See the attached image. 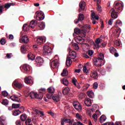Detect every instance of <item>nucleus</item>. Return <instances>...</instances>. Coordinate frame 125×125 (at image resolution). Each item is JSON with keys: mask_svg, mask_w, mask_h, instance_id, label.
Segmentation results:
<instances>
[{"mask_svg": "<svg viewBox=\"0 0 125 125\" xmlns=\"http://www.w3.org/2000/svg\"><path fill=\"white\" fill-rule=\"evenodd\" d=\"M115 9L119 11V12H122L123 8H124V5L121 3H117L114 6Z\"/></svg>", "mask_w": 125, "mask_h": 125, "instance_id": "423d86ee", "label": "nucleus"}, {"mask_svg": "<svg viewBox=\"0 0 125 125\" xmlns=\"http://www.w3.org/2000/svg\"><path fill=\"white\" fill-rule=\"evenodd\" d=\"M39 27L40 28L41 30H43V29L45 28V24L44 22H41V24L39 25Z\"/></svg>", "mask_w": 125, "mask_h": 125, "instance_id": "79ce46f5", "label": "nucleus"}, {"mask_svg": "<svg viewBox=\"0 0 125 125\" xmlns=\"http://www.w3.org/2000/svg\"><path fill=\"white\" fill-rule=\"evenodd\" d=\"M62 121H63V123H67V124H72V121L69 119H62Z\"/></svg>", "mask_w": 125, "mask_h": 125, "instance_id": "a19ab883", "label": "nucleus"}, {"mask_svg": "<svg viewBox=\"0 0 125 125\" xmlns=\"http://www.w3.org/2000/svg\"><path fill=\"white\" fill-rule=\"evenodd\" d=\"M4 9V6L1 5L0 4V13H1L2 12V10Z\"/></svg>", "mask_w": 125, "mask_h": 125, "instance_id": "e2e57ef3", "label": "nucleus"}, {"mask_svg": "<svg viewBox=\"0 0 125 125\" xmlns=\"http://www.w3.org/2000/svg\"><path fill=\"white\" fill-rule=\"evenodd\" d=\"M31 122V119H27L25 121V124L26 125H30Z\"/></svg>", "mask_w": 125, "mask_h": 125, "instance_id": "4d7b16f0", "label": "nucleus"}, {"mask_svg": "<svg viewBox=\"0 0 125 125\" xmlns=\"http://www.w3.org/2000/svg\"><path fill=\"white\" fill-rule=\"evenodd\" d=\"M27 57L29 60H35L36 57L35 56V55L32 54L31 53H29L27 55Z\"/></svg>", "mask_w": 125, "mask_h": 125, "instance_id": "393cba45", "label": "nucleus"}, {"mask_svg": "<svg viewBox=\"0 0 125 125\" xmlns=\"http://www.w3.org/2000/svg\"><path fill=\"white\" fill-rule=\"evenodd\" d=\"M16 125H21V121L20 120H18L16 122Z\"/></svg>", "mask_w": 125, "mask_h": 125, "instance_id": "774afa93", "label": "nucleus"}, {"mask_svg": "<svg viewBox=\"0 0 125 125\" xmlns=\"http://www.w3.org/2000/svg\"><path fill=\"white\" fill-rule=\"evenodd\" d=\"M61 75L63 77H66V76H68V71L66 69H63L62 72L61 74Z\"/></svg>", "mask_w": 125, "mask_h": 125, "instance_id": "58836bf2", "label": "nucleus"}, {"mask_svg": "<svg viewBox=\"0 0 125 125\" xmlns=\"http://www.w3.org/2000/svg\"><path fill=\"white\" fill-rule=\"evenodd\" d=\"M106 116L105 115H102L100 118V122L101 124H102L103 122H105L106 120Z\"/></svg>", "mask_w": 125, "mask_h": 125, "instance_id": "c756f323", "label": "nucleus"}, {"mask_svg": "<svg viewBox=\"0 0 125 125\" xmlns=\"http://www.w3.org/2000/svg\"><path fill=\"white\" fill-rule=\"evenodd\" d=\"M22 69L26 72H28V71L31 70V67H30V65L25 64L22 65Z\"/></svg>", "mask_w": 125, "mask_h": 125, "instance_id": "aec40b11", "label": "nucleus"}, {"mask_svg": "<svg viewBox=\"0 0 125 125\" xmlns=\"http://www.w3.org/2000/svg\"><path fill=\"white\" fill-rule=\"evenodd\" d=\"M4 7V8H7V9H8V8H9V7H10V3H7L5 4Z\"/></svg>", "mask_w": 125, "mask_h": 125, "instance_id": "603ef678", "label": "nucleus"}, {"mask_svg": "<svg viewBox=\"0 0 125 125\" xmlns=\"http://www.w3.org/2000/svg\"><path fill=\"white\" fill-rule=\"evenodd\" d=\"M30 28H31V27H30V25H28L27 24L25 23L23 24L22 26V30L25 31V32H28Z\"/></svg>", "mask_w": 125, "mask_h": 125, "instance_id": "5701e85b", "label": "nucleus"}, {"mask_svg": "<svg viewBox=\"0 0 125 125\" xmlns=\"http://www.w3.org/2000/svg\"><path fill=\"white\" fill-rule=\"evenodd\" d=\"M12 56V53H7L6 54V57L7 58V59H10Z\"/></svg>", "mask_w": 125, "mask_h": 125, "instance_id": "8fccbe9b", "label": "nucleus"}, {"mask_svg": "<svg viewBox=\"0 0 125 125\" xmlns=\"http://www.w3.org/2000/svg\"><path fill=\"white\" fill-rule=\"evenodd\" d=\"M92 112H94V111H95V109H96V107H97V105L96 104H94L92 105Z\"/></svg>", "mask_w": 125, "mask_h": 125, "instance_id": "13d9d810", "label": "nucleus"}, {"mask_svg": "<svg viewBox=\"0 0 125 125\" xmlns=\"http://www.w3.org/2000/svg\"><path fill=\"white\" fill-rule=\"evenodd\" d=\"M36 26H37V21L35 20L32 21L29 24V27H30L31 29H34Z\"/></svg>", "mask_w": 125, "mask_h": 125, "instance_id": "6ab92c4d", "label": "nucleus"}, {"mask_svg": "<svg viewBox=\"0 0 125 125\" xmlns=\"http://www.w3.org/2000/svg\"><path fill=\"white\" fill-rule=\"evenodd\" d=\"M115 33L116 35H120V28H116Z\"/></svg>", "mask_w": 125, "mask_h": 125, "instance_id": "bf43d9fd", "label": "nucleus"}, {"mask_svg": "<svg viewBox=\"0 0 125 125\" xmlns=\"http://www.w3.org/2000/svg\"><path fill=\"white\" fill-rule=\"evenodd\" d=\"M67 50L69 52V55L71 57L72 59H75L77 57V53L75 51H71L70 47H68Z\"/></svg>", "mask_w": 125, "mask_h": 125, "instance_id": "20e7f679", "label": "nucleus"}, {"mask_svg": "<svg viewBox=\"0 0 125 125\" xmlns=\"http://www.w3.org/2000/svg\"><path fill=\"white\" fill-rule=\"evenodd\" d=\"M29 42V38H28V36H24L20 38V42H23V43H28Z\"/></svg>", "mask_w": 125, "mask_h": 125, "instance_id": "9b49d317", "label": "nucleus"}, {"mask_svg": "<svg viewBox=\"0 0 125 125\" xmlns=\"http://www.w3.org/2000/svg\"><path fill=\"white\" fill-rule=\"evenodd\" d=\"M74 107L75 109L77 110L78 111H82V105L80 104H74Z\"/></svg>", "mask_w": 125, "mask_h": 125, "instance_id": "412c9836", "label": "nucleus"}, {"mask_svg": "<svg viewBox=\"0 0 125 125\" xmlns=\"http://www.w3.org/2000/svg\"><path fill=\"white\" fill-rule=\"evenodd\" d=\"M35 111L37 113L41 114V116H40L41 118H42L43 119V118H44V114H43V111H41L38 110H36Z\"/></svg>", "mask_w": 125, "mask_h": 125, "instance_id": "e433bc0d", "label": "nucleus"}, {"mask_svg": "<svg viewBox=\"0 0 125 125\" xmlns=\"http://www.w3.org/2000/svg\"><path fill=\"white\" fill-rule=\"evenodd\" d=\"M2 95H3V96H4V97H5L7 95H8V93H7V92H6V91H4L2 92Z\"/></svg>", "mask_w": 125, "mask_h": 125, "instance_id": "5fc2aeb1", "label": "nucleus"}, {"mask_svg": "<svg viewBox=\"0 0 125 125\" xmlns=\"http://www.w3.org/2000/svg\"><path fill=\"white\" fill-rule=\"evenodd\" d=\"M2 104L6 106V105H8V101L6 99H4L2 102Z\"/></svg>", "mask_w": 125, "mask_h": 125, "instance_id": "c03bdc74", "label": "nucleus"}, {"mask_svg": "<svg viewBox=\"0 0 125 125\" xmlns=\"http://www.w3.org/2000/svg\"><path fill=\"white\" fill-rule=\"evenodd\" d=\"M96 77H98V73H97V71H94L90 73L91 78H96Z\"/></svg>", "mask_w": 125, "mask_h": 125, "instance_id": "b1692460", "label": "nucleus"}, {"mask_svg": "<svg viewBox=\"0 0 125 125\" xmlns=\"http://www.w3.org/2000/svg\"><path fill=\"white\" fill-rule=\"evenodd\" d=\"M69 92H70V88H69V87H65L62 90V93L63 94H64V95L68 94V93H69Z\"/></svg>", "mask_w": 125, "mask_h": 125, "instance_id": "2f4dec72", "label": "nucleus"}, {"mask_svg": "<svg viewBox=\"0 0 125 125\" xmlns=\"http://www.w3.org/2000/svg\"><path fill=\"white\" fill-rule=\"evenodd\" d=\"M87 94L89 98H93V95H94V93L92 91H88L87 92Z\"/></svg>", "mask_w": 125, "mask_h": 125, "instance_id": "7c9ffc66", "label": "nucleus"}, {"mask_svg": "<svg viewBox=\"0 0 125 125\" xmlns=\"http://www.w3.org/2000/svg\"><path fill=\"white\" fill-rule=\"evenodd\" d=\"M22 111L19 110V109H17L13 111V116H18L20 114H22Z\"/></svg>", "mask_w": 125, "mask_h": 125, "instance_id": "bb28decb", "label": "nucleus"}, {"mask_svg": "<svg viewBox=\"0 0 125 125\" xmlns=\"http://www.w3.org/2000/svg\"><path fill=\"white\" fill-rule=\"evenodd\" d=\"M92 118L94 119V121L95 123L97 122V114L96 113L92 115Z\"/></svg>", "mask_w": 125, "mask_h": 125, "instance_id": "a18cd8bd", "label": "nucleus"}, {"mask_svg": "<svg viewBox=\"0 0 125 125\" xmlns=\"http://www.w3.org/2000/svg\"><path fill=\"white\" fill-rule=\"evenodd\" d=\"M19 97H20V96H18L16 95H13L12 96L10 97V98L13 101H16L17 102H19V103H20V102H21V100H20V98H19Z\"/></svg>", "mask_w": 125, "mask_h": 125, "instance_id": "9d476101", "label": "nucleus"}, {"mask_svg": "<svg viewBox=\"0 0 125 125\" xmlns=\"http://www.w3.org/2000/svg\"><path fill=\"white\" fill-rule=\"evenodd\" d=\"M114 43L116 45H117V46H120V45H121V43H120V41L118 40H116Z\"/></svg>", "mask_w": 125, "mask_h": 125, "instance_id": "6e6d98bb", "label": "nucleus"}, {"mask_svg": "<svg viewBox=\"0 0 125 125\" xmlns=\"http://www.w3.org/2000/svg\"><path fill=\"white\" fill-rule=\"evenodd\" d=\"M100 42H101V40L100 38H97L95 41V42H93V44L96 48H100V45H99V43H100Z\"/></svg>", "mask_w": 125, "mask_h": 125, "instance_id": "ddd939ff", "label": "nucleus"}, {"mask_svg": "<svg viewBox=\"0 0 125 125\" xmlns=\"http://www.w3.org/2000/svg\"><path fill=\"white\" fill-rule=\"evenodd\" d=\"M26 45H24L21 46V50L22 53H25V51H26Z\"/></svg>", "mask_w": 125, "mask_h": 125, "instance_id": "ea45409f", "label": "nucleus"}, {"mask_svg": "<svg viewBox=\"0 0 125 125\" xmlns=\"http://www.w3.org/2000/svg\"><path fill=\"white\" fill-rule=\"evenodd\" d=\"M24 83H25L26 84L32 85V84H33V80L31 79V77H26L24 78Z\"/></svg>", "mask_w": 125, "mask_h": 125, "instance_id": "2eb2a0df", "label": "nucleus"}, {"mask_svg": "<svg viewBox=\"0 0 125 125\" xmlns=\"http://www.w3.org/2000/svg\"><path fill=\"white\" fill-rule=\"evenodd\" d=\"M43 53H45V54H48L49 53H51V48L49 47V46H44L43 47Z\"/></svg>", "mask_w": 125, "mask_h": 125, "instance_id": "1a4fd4ad", "label": "nucleus"}, {"mask_svg": "<svg viewBox=\"0 0 125 125\" xmlns=\"http://www.w3.org/2000/svg\"><path fill=\"white\" fill-rule=\"evenodd\" d=\"M21 105V104H12V107L14 109H18V108L20 107Z\"/></svg>", "mask_w": 125, "mask_h": 125, "instance_id": "c9c22d12", "label": "nucleus"}, {"mask_svg": "<svg viewBox=\"0 0 125 125\" xmlns=\"http://www.w3.org/2000/svg\"><path fill=\"white\" fill-rule=\"evenodd\" d=\"M46 97L47 98H48V99H51V98H52V97H53V94H52V93H49V94H47L46 95Z\"/></svg>", "mask_w": 125, "mask_h": 125, "instance_id": "49530a36", "label": "nucleus"}, {"mask_svg": "<svg viewBox=\"0 0 125 125\" xmlns=\"http://www.w3.org/2000/svg\"><path fill=\"white\" fill-rule=\"evenodd\" d=\"M122 25H123V22L122 21H121L120 20H118L114 25V27H115V28H119V27H120V26H122Z\"/></svg>", "mask_w": 125, "mask_h": 125, "instance_id": "4be33fe9", "label": "nucleus"}, {"mask_svg": "<svg viewBox=\"0 0 125 125\" xmlns=\"http://www.w3.org/2000/svg\"><path fill=\"white\" fill-rule=\"evenodd\" d=\"M110 12L111 18L113 19H117V18L118 17V12H116L115 9L112 8L110 10Z\"/></svg>", "mask_w": 125, "mask_h": 125, "instance_id": "6e6552de", "label": "nucleus"}, {"mask_svg": "<svg viewBox=\"0 0 125 125\" xmlns=\"http://www.w3.org/2000/svg\"><path fill=\"white\" fill-rule=\"evenodd\" d=\"M39 94L36 93V98L37 99H42V97H43V94L45 93L46 91V89L45 88H41L40 89Z\"/></svg>", "mask_w": 125, "mask_h": 125, "instance_id": "f03ea898", "label": "nucleus"}, {"mask_svg": "<svg viewBox=\"0 0 125 125\" xmlns=\"http://www.w3.org/2000/svg\"><path fill=\"white\" fill-rule=\"evenodd\" d=\"M57 64H58V62H57V60H55L52 61L50 63V66L53 69H55L56 67H57Z\"/></svg>", "mask_w": 125, "mask_h": 125, "instance_id": "dca6fc26", "label": "nucleus"}, {"mask_svg": "<svg viewBox=\"0 0 125 125\" xmlns=\"http://www.w3.org/2000/svg\"><path fill=\"white\" fill-rule=\"evenodd\" d=\"M36 42L38 44L40 45V44H42V42H43V39H42V37H39L37 39Z\"/></svg>", "mask_w": 125, "mask_h": 125, "instance_id": "cd10ccee", "label": "nucleus"}, {"mask_svg": "<svg viewBox=\"0 0 125 125\" xmlns=\"http://www.w3.org/2000/svg\"><path fill=\"white\" fill-rule=\"evenodd\" d=\"M97 58H99L100 59H101L102 60H103V59H104V55L103 53H100L99 57H98Z\"/></svg>", "mask_w": 125, "mask_h": 125, "instance_id": "09e8293b", "label": "nucleus"}, {"mask_svg": "<svg viewBox=\"0 0 125 125\" xmlns=\"http://www.w3.org/2000/svg\"><path fill=\"white\" fill-rule=\"evenodd\" d=\"M76 116V118L78 119H79L80 120L82 119V116H81V115H80L79 113H77Z\"/></svg>", "mask_w": 125, "mask_h": 125, "instance_id": "338daca9", "label": "nucleus"}, {"mask_svg": "<svg viewBox=\"0 0 125 125\" xmlns=\"http://www.w3.org/2000/svg\"><path fill=\"white\" fill-rule=\"evenodd\" d=\"M47 90H48V92H49V93H53L54 92V90H52L51 89V87H50L47 89Z\"/></svg>", "mask_w": 125, "mask_h": 125, "instance_id": "864d4df0", "label": "nucleus"}, {"mask_svg": "<svg viewBox=\"0 0 125 125\" xmlns=\"http://www.w3.org/2000/svg\"><path fill=\"white\" fill-rule=\"evenodd\" d=\"M87 27H89V25H86L82 26L80 29L81 31V34H83V36L85 37L86 35V31L87 30Z\"/></svg>", "mask_w": 125, "mask_h": 125, "instance_id": "4468645a", "label": "nucleus"}, {"mask_svg": "<svg viewBox=\"0 0 125 125\" xmlns=\"http://www.w3.org/2000/svg\"><path fill=\"white\" fill-rule=\"evenodd\" d=\"M12 86L21 89L23 87V84L17 80H15L12 83Z\"/></svg>", "mask_w": 125, "mask_h": 125, "instance_id": "7ed1b4c3", "label": "nucleus"}, {"mask_svg": "<svg viewBox=\"0 0 125 125\" xmlns=\"http://www.w3.org/2000/svg\"><path fill=\"white\" fill-rule=\"evenodd\" d=\"M36 17L37 18V20H39L40 21H42V20H43L44 19V14L42 13H41L40 12H36Z\"/></svg>", "mask_w": 125, "mask_h": 125, "instance_id": "39448f33", "label": "nucleus"}, {"mask_svg": "<svg viewBox=\"0 0 125 125\" xmlns=\"http://www.w3.org/2000/svg\"><path fill=\"white\" fill-rule=\"evenodd\" d=\"M53 100L55 101L56 102H58V101H60V97L58 95H54L52 97Z\"/></svg>", "mask_w": 125, "mask_h": 125, "instance_id": "c85d7f7f", "label": "nucleus"}, {"mask_svg": "<svg viewBox=\"0 0 125 125\" xmlns=\"http://www.w3.org/2000/svg\"><path fill=\"white\" fill-rule=\"evenodd\" d=\"M101 74L103 75H105L106 74V70L105 69H101Z\"/></svg>", "mask_w": 125, "mask_h": 125, "instance_id": "680f3d73", "label": "nucleus"}, {"mask_svg": "<svg viewBox=\"0 0 125 125\" xmlns=\"http://www.w3.org/2000/svg\"><path fill=\"white\" fill-rule=\"evenodd\" d=\"M93 87L94 89H97V88L98 87V83H97V82L93 83Z\"/></svg>", "mask_w": 125, "mask_h": 125, "instance_id": "de8ad7c7", "label": "nucleus"}, {"mask_svg": "<svg viewBox=\"0 0 125 125\" xmlns=\"http://www.w3.org/2000/svg\"><path fill=\"white\" fill-rule=\"evenodd\" d=\"M28 96H30L31 98H34V97H35L37 96V93H35L34 91H31V92H28L27 93Z\"/></svg>", "mask_w": 125, "mask_h": 125, "instance_id": "a878e982", "label": "nucleus"}, {"mask_svg": "<svg viewBox=\"0 0 125 125\" xmlns=\"http://www.w3.org/2000/svg\"><path fill=\"white\" fill-rule=\"evenodd\" d=\"M74 33L76 35H80V34H82V30L79 28H76L74 29Z\"/></svg>", "mask_w": 125, "mask_h": 125, "instance_id": "f704fd0d", "label": "nucleus"}, {"mask_svg": "<svg viewBox=\"0 0 125 125\" xmlns=\"http://www.w3.org/2000/svg\"><path fill=\"white\" fill-rule=\"evenodd\" d=\"M85 8V2H80L79 3V11L84 10Z\"/></svg>", "mask_w": 125, "mask_h": 125, "instance_id": "a211bd4d", "label": "nucleus"}, {"mask_svg": "<svg viewBox=\"0 0 125 125\" xmlns=\"http://www.w3.org/2000/svg\"><path fill=\"white\" fill-rule=\"evenodd\" d=\"M66 64L67 65V66L68 67H69V66H71L72 62H69L68 61H66Z\"/></svg>", "mask_w": 125, "mask_h": 125, "instance_id": "69168bd1", "label": "nucleus"}, {"mask_svg": "<svg viewBox=\"0 0 125 125\" xmlns=\"http://www.w3.org/2000/svg\"><path fill=\"white\" fill-rule=\"evenodd\" d=\"M102 125H114V123L107 122L103 124Z\"/></svg>", "mask_w": 125, "mask_h": 125, "instance_id": "0e129e2a", "label": "nucleus"}, {"mask_svg": "<svg viewBox=\"0 0 125 125\" xmlns=\"http://www.w3.org/2000/svg\"><path fill=\"white\" fill-rule=\"evenodd\" d=\"M109 51L110 53L114 54L117 51V49L114 48V47H110L109 48Z\"/></svg>", "mask_w": 125, "mask_h": 125, "instance_id": "4c0bfd02", "label": "nucleus"}, {"mask_svg": "<svg viewBox=\"0 0 125 125\" xmlns=\"http://www.w3.org/2000/svg\"><path fill=\"white\" fill-rule=\"evenodd\" d=\"M84 103L86 105V106H88L90 107V106H91L92 105V102H91V100L89 98H86L85 99Z\"/></svg>", "mask_w": 125, "mask_h": 125, "instance_id": "f3484780", "label": "nucleus"}, {"mask_svg": "<svg viewBox=\"0 0 125 125\" xmlns=\"http://www.w3.org/2000/svg\"><path fill=\"white\" fill-rule=\"evenodd\" d=\"M21 120L22 121V122H25L26 121V119H27V115L26 114H22L21 115Z\"/></svg>", "mask_w": 125, "mask_h": 125, "instance_id": "473e14b6", "label": "nucleus"}, {"mask_svg": "<svg viewBox=\"0 0 125 125\" xmlns=\"http://www.w3.org/2000/svg\"><path fill=\"white\" fill-rule=\"evenodd\" d=\"M88 55H89L90 56H91V55H93V51H92V50H89L88 51Z\"/></svg>", "mask_w": 125, "mask_h": 125, "instance_id": "052dcab7", "label": "nucleus"}, {"mask_svg": "<svg viewBox=\"0 0 125 125\" xmlns=\"http://www.w3.org/2000/svg\"><path fill=\"white\" fill-rule=\"evenodd\" d=\"M104 62L103 60L98 58H95L93 59L94 65L97 66V67H101Z\"/></svg>", "mask_w": 125, "mask_h": 125, "instance_id": "f257e3e1", "label": "nucleus"}, {"mask_svg": "<svg viewBox=\"0 0 125 125\" xmlns=\"http://www.w3.org/2000/svg\"><path fill=\"white\" fill-rule=\"evenodd\" d=\"M62 83L64 84V85H68V84H69V82H68L67 78H63Z\"/></svg>", "mask_w": 125, "mask_h": 125, "instance_id": "72a5a7b5", "label": "nucleus"}, {"mask_svg": "<svg viewBox=\"0 0 125 125\" xmlns=\"http://www.w3.org/2000/svg\"><path fill=\"white\" fill-rule=\"evenodd\" d=\"M83 72L85 74H87V73H88V70H87L86 66H84V67H83Z\"/></svg>", "mask_w": 125, "mask_h": 125, "instance_id": "3c124183", "label": "nucleus"}, {"mask_svg": "<svg viewBox=\"0 0 125 125\" xmlns=\"http://www.w3.org/2000/svg\"><path fill=\"white\" fill-rule=\"evenodd\" d=\"M84 20V16L83 15V14H80L78 15V18L74 20V23L75 24H78L79 22L81 21H83V20Z\"/></svg>", "mask_w": 125, "mask_h": 125, "instance_id": "0eeeda50", "label": "nucleus"}, {"mask_svg": "<svg viewBox=\"0 0 125 125\" xmlns=\"http://www.w3.org/2000/svg\"><path fill=\"white\" fill-rule=\"evenodd\" d=\"M0 43L2 45H3L6 43V40L5 39L2 38L0 41Z\"/></svg>", "mask_w": 125, "mask_h": 125, "instance_id": "37998d69", "label": "nucleus"}, {"mask_svg": "<svg viewBox=\"0 0 125 125\" xmlns=\"http://www.w3.org/2000/svg\"><path fill=\"white\" fill-rule=\"evenodd\" d=\"M35 61L37 65H42L43 63V59L41 57H37Z\"/></svg>", "mask_w": 125, "mask_h": 125, "instance_id": "f8f14e48", "label": "nucleus"}]
</instances>
